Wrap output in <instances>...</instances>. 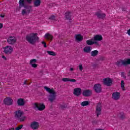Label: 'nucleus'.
<instances>
[{"label":"nucleus","mask_w":130,"mask_h":130,"mask_svg":"<svg viewBox=\"0 0 130 130\" xmlns=\"http://www.w3.org/2000/svg\"><path fill=\"white\" fill-rule=\"evenodd\" d=\"M19 9H21L22 8H24L26 9H23L22 11V16H24L27 14H30L31 13V10H32V6H27L25 5V0H19Z\"/></svg>","instance_id":"1"},{"label":"nucleus","mask_w":130,"mask_h":130,"mask_svg":"<svg viewBox=\"0 0 130 130\" xmlns=\"http://www.w3.org/2000/svg\"><path fill=\"white\" fill-rule=\"evenodd\" d=\"M38 34L37 33H32L29 35H27L26 37V40L30 44L32 45L35 44L37 41L39 40V38L37 37Z\"/></svg>","instance_id":"2"},{"label":"nucleus","mask_w":130,"mask_h":130,"mask_svg":"<svg viewBox=\"0 0 130 130\" xmlns=\"http://www.w3.org/2000/svg\"><path fill=\"white\" fill-rule=\"evenodd\" d=\"M44 89L48 93H49V100L50 102H53L55 100L56 93L53 88H50L47 86H44Z\"/></svg>","instance_id":"3"},{"label":"nucleus","mask_w":130,"mask_h":130,"mask_svg":"<svg viewBox=\"0 0 130 130\" xmlns=\"http://www.w3.org/2000/svg\"><path fill=\"white\" fill-rule=\"evenodd\" d=\"M15 118L20 121V122H23L26 120L27 117L26 116H22L24 114V112L21 110H18L15 112Z\"/></svg>","instance_id":"4"},{"label":"nucleus","mask_w":130,"mask_h":130,"mask_svg":"<svg viewBox=\"0 0 130 130\" xmlns=\"http://www.w3.org/2000/svg\"><path fill=\"white\" fill-rule=\"evenodd\" d=\"M34 105V109H38L39 111H43L45 109V105L43 103H36Z\"/></svg>","instance_id":"5"},{"label":"nucleus","mask_w":130,"mask_h":130,"mask_svg":"<svg viewBox=\"0 0 130 130\" xmlns=\"http://www.w3.org/2000/svg\"><path fill=\"white\" fill-rule=\"evenodd\" d=\"M4 52L5 54H11L12 52H13V50L14 49L12 46H6L3 48Z\"/></svg>","instance_id":"6"},{"label":"nucleus","mask_w":130,"mask_h":130,"mask_svg":"<svg viewBox=\"0 0 130 130\" xmlns=\"http://www.w3.org/2000/svg\"><path fill=\"white\" fill-rule=\"evenodd\" d=\"M93 94V91L91 89H85L83 90L82 95L84 97H90Z\"/></svg>","instance_id":"7"},{"label":"nucleus","mask_w":130,"mask_h":130,"mask_svg":"<svg viewBox=\"0 0 130 130\" xmlns=\"http://www.w3.org/2000/svg\"><path fill=\"white\" fill-rule=\"evenodd\" d=\"M102 110V106H101V103H98L96 107L95 113L96 114V117H99V115L101 114V111Z\"/></svg>","instance_id":"8"},{"label":"nucleus","mask_w":130,"mask_h":130,"mask_svg":"<svg viewBox=\"0 0 130 130\" xmlns=\"http://www.w3.org/2000/svg\"><path fill=\"white\" fill-rule=\"evenodd\" d=\"M93 90L95 93L99 94L102 92V87H101V85L99 84H95L93 86Z\"/></svg>","instance_id":"9"},{"label":"nucleus","mask_w":130,"mask_h":130,"mask_svg":"<svg viewBox=\"0 0 130 130\" xmlns=\"http://www.w3.org/2000/svg\"><path fill=\"white\" fill-rule=\"evenodd\" d=\"M112 98L113 100H115L117 101V100H119L120 98V92L118 91H115L112 94Z\"/></svg>","instance_id":"10"},{"label":"nucleus","mask_w":130,"mask_h":130,"mask_svg":"<svg viewBox=\"0 0 130 130\" xmlns=\"http://www.w3.org/2000/svg\"><path fill=\"white\" fill-rule=\"evenodd\" d=\"M86 44H87V45H93V44H95L96 46H100L99 42H98V41H94L93 38L87 40L86 41Z\"/></svg>","instance_id":"11"},{"label":"nucleus","mask_w":130,"mask_h":130,"mask_svg":"<svg viewBox=\"0 0 130 130\" xmlns=\"http://www.w3.org/2000/svg\"><path fill=\"white\" fill-rule=\"evenodd\" d=\"M7 42L9 44H11L12 45L15 44V42H17V38L15 37H9L7 39Z\"/></svg>","instance_id":"12"},{"label":"nucleus","mask_w":130,"mask_h":130,"mask_svg":"<svg viewBox=\"0 0 130 130\" xmlns=\"http://www.w3.org/2000/svg\"><path fill=\"white\" fill-rule=\"evenodd\" d=\"M73 94L75 96H77V97L81 96L82 94V89L79 87L75 88L73 91Z\"/></svg>","instance_id":"13"},{"label":"nucleus","mask_w":130,"mask_h":130,"mask_svg":"<svg viewBox=\"0 0 130 130\" xmlns=\"http://www.w3.org/2000/svg\"><path fill=\"white\" fill-rule=\"evenodd\" d=\"M30 126V128H32V129H37L38 127H39V122L32 121L31 122Z\"/></svg>","instance_id":"14"},{"label":"nucleus","mask_w":130,"mask_h":130,"mask_svg":"<svg viewBox=\"0 0 130 130\" xmlns=\"http://www.w3.org/2000/svg\"><path fill=\"white\" fill-rule=\"evenodd\" d=\"M4 102L6 105H12L13 104V100L10 98H7L4 99Z\"/></svg>","instance_id":"15"},{"label":"nucleus","mask_w":130,"mask_h":130,"mask_svg":"<svg viewBox=\"0 0 130 130\" xmlns=\"http://www.w3.org/2000/svg\"><path fill=\"white\" fill-rule=\"evenodd\" d=\"M95 15L98 19H104L106 17L105 13H101L99 12H95Z\"/></svg>","instance_id":"16"},{"label":"nucleus","mask_w":130,"mask_h":130,"mask_svg":"<svg viewBox=\"0 0 130 130\" xmlns=\"http://www.w3.org/2000/svg\"><path fill=\"white\" fill-rule=\"evenodd\" d=\"M65 18L66 20L71 21V20H72V12L67 11L66 13H65Z\"/></svg>","instance_id":"17"},{"label":"nucleus","mask_w":130,"mask_h":130,"mask_svg":"<svg viewBox=\"0 0 130 130\" xmlns=\"http://www.w3.org/2000/svg\"><path fill=\"white\" fill-rule=\"evenodd\" d=\"M93 39L94 41H101L103 40V37L102 35H97L94 36Z\"/></svg>","instance_id":"18"},{"label":"nucleus","mask_w":130,"mask_h":130,"mask_svg":"<svg viewBox=\"0 0 130 130\" xmlns=\"http://www.w3.org/2000/svg\"><path fill=\"white\" fill-rule=\"evenodd\" d=\"M18 106H24L25 105V100L24 99L20 98L17 100Z\"/></svg>","instance_id":"19"},{"label":"nucleus","mask_w":130,"mask_h":130,"mask_svg":"<svg viewBox=\"0 0 130 130\" xmlns=\"http://www.w3.org/2000/svg\"><path fill=\"white\" fill-rule=\"evenodd\" d=\"M92 50V47L90 46H86L83 49V51L86 53H90Z\"/></svg>","instance_id":"20"},{"label":"nucleus","mask_w":130,"mask_h":130,"mask_svg":"<svg viewBox=\"0 0 130 130\" xmlns=\"http://www.w3.org/2000/svg\"><path fill=\"white\" fill-rule=\"evenodd\" d=\"M41 4V0H35L34 2V7L36 8L37 7H39Z\"/></svg>","instance_id":"21"},{"label":"nucleus","mask_w":130,"mask_h":130,"mask_svg":"<svg viewBox=\"0 0 130 130\" xmlns=\"http://www.w3.org/2000/svg\"><path fill=\"white\" fill-rule=\"evenodd\" d=\"M83 36H82V35H77L76 36V40L78 41L79 42L82 41L83 39Z\"/></svg>","instance_id":"22"},{"label":"nucleus","mask_w":130,"mask_h":130,"mask_svg":"<svg viewBox=\"0 0 130 130\" xmlns=\"http://www.w3.org/2000/svg\"><path fill=\"white\" fill-rule=\"evenodd\" d=\"M45 38L46 39H48V40L51 41V40H52V38H53V37L49 34H46L45 35Z\"/></svg>","instance_id":"23"},{"label":"nucleus","mask_w":130,"mask_h":130,"mask_svg":"<svg viewBox=\"0 0 130 130\" xmlns=\"http://www.w3.org/2000/svg\"><path fill=\"white\" fill-rule=\"evenodd\" d=\"M99 53V52L97 50H94L91 52L90 54L92 56H93V57H95V56H97V55H98Z\"/></svg>","instance_id":"24"},{"label":"nucleus","mask_w":130,"mask_h":130,"mask_svg":"<svg viewBox=\"0 0 130 130\" xmlns=\"http://www.w3.org/2000/svg\"><path fill=\"white\" fill-rule=\"evenodd\" d=\"M123 62H124V60H120L117 61L116 64L118 67H122V66H124Z\"/></svg>","instance_id":"25"},{"label":"nucleus","mask_w":130,"mask_h":130,"mask_svg":"<svg viewBox=\"0 0 130 130\" xmlns=\"http://www.w3.org/2000/svg\"><path fill=\"white\" fill-rule=\"evenodd\" d=\"M81 106L83 107H85V106H88V105H90V102L88 101H83L81 103Z\"/></svg>","instance_id":"26"},{"label":"nucleus","mask_w":130,"mask_h":130,"mask_svg":"<svg viewBox=\"0 0 130 130\" xmlns=\"http://www.w3.org/2000/svg\"><path fill=\"white\" fill-rule=\"evenodd\" d=\"M62 81H63V82H76L75 79L70 78H62Z\"/></svg>","instance_id":"27"},{"label":"nucleus","mask_w":130,"mask_h":130,"mask_svg":"<svg viewBox=\"0 0 130 130\" xmlns=\"http://www.w3.org/2000/svg\"><path fill=\"white\" fill-rule=\"evenodd\" d=\"M123 64H124V67H126L128 64H130V58L124 60Z\"/></svg>","instance_id":"28"},{"label":"nucleus","mask_w":130,"mask_h":130,"mask_svg":"<svg viewBox=\"0 0 130 130\" xmlns=\"http://www.w3.org/2000/svg\"><path fill=\"white\" fill-rule=\"evenodd\" d=\"M47 53L49 54V55H52V56H55V52L51 51H47Z\"/></svg>","instance_id":"29"},{"label":"nucleus","mask_w":130,"mask_h":130,"mask_svg":"<svg viewBox=\"0 0 130 130\" xmlns=\"http://www.w3.org/2000/svg\"><path fill=\"white\" fill-rule=\"evenodd\" d=\"M103 84L105 86H111L112 85V82H104Z\"/></svg>","instance_id":"30"},{"label":"nucleus","mask_w":130,"mask_h":130,"mask_svg":"<svg viewBox=\"0 0 130 130\" xmlns=\"http://www.w3.org/2000/svg\"><path fill=\"white\" fill-rule=\"evenodd\" d=\"M121 87L122 91H125V87H124V82H121Z\"/></svg>","instance_id":"31"},{"label":"nucleus","mask_w":130,"mask_h":130,"mask_svg":"<svg viewBox=\"0 0 130 130\" xmlns=\"http://www.w3.org/2000/svg\"><path fill=\"white\" fill-rule=\"evenodd\" d=\"M103 82H112V79L108 77L104 79Z\"/></svg>","instance_id":"32"},{"label":"nucleus","mask_w":130,"mask_h":130,"mask_svg":"<svg viewBox=\"0 0 130 130\" xmlns=\"http://www.w3.org/2000/svg\"><path fill=\"white\" fill-rule=\"evenodd\" d=\"M36 62H37V60L36 59H32L30 61V64H33L36 63Z\"/></svg>","instance_id":"33"},{"label":"nucleus","mask_w":130,"mask_h":130,"mask_svg":"<svg viewBox=\"0 0 130 130\" xmlns=\"http://www.w3.org/2000/svg\"><path fill=\"white\" fill-rule=\"evenodd\" d=\"M60 107L61 109H66L68 107V106L67 105H60Z\"/></svg>","instance_id":"34"},{"label":"nucleus","mask_w":130,"mask_h":130,"mask_svg":"<svg viewBox=\"0 0 130 130\" xmlns=\"http://www.w3.org/2000/svg\"><path fill=\"white\" fill-rule=\"evenodd\" d=\"M49 20L54 21V20H55V16H54V15H52L49 17Z\"/></svg>","instance_id":"35"},{"label":"nucleus","mask_w":130,"mask_h":130,"mask_svg":"<svg viewBox=\"0 0 130 130\" xmlns=\"http://www.w3.org/2000/svg\"><path fill=\"white\" fill-rule=\"evenodd\" d=\"M22 127H23V124H21V125H19V126L16 127L15 130L22 129Z\"/></svg>","instance_id":"36"},{"label":"nucleus","mask_w":130,"mask_h":130,"mask_svg":"<svg viewBox=\"0 0 130 130\" xmlns=\"http://www.w3.org/2000/svg\"><path fill=\"white\" fill-rule=\"evenodd\" d=\"M31 66L32 68H37V67H38V64H37L36 63L31 64Z\"/></svg>","instance_id":"37"},{"label":"nucleus","mask_w":130,"mask_h":130,"mask_svg":"<svg viewBox=\"0 0 130 130\" xmlns=\"http://www.w3.org/2000/svg\"><path fill=\"white\" fill-rule=\"evenodd\" d=\"M121 76L124 79H125V73L124 72H121Z\"/></svg>","instance_id":"38"},{"label":"nucleus","mask_w":130,"mask_h":130,"mask_svg":"<svg viewBox=\"0 0 130 130\" xmlns=\"http://www.w3.org/2000/svg\"><path fill=\"white\" fill-rule=\"evenodd\" d=\"M80 71H83V65L82 64H80L79 66Z\"/></svg>","instance_id":"39"},{"label":"nucleus","mask_w":130,"mask_h":130,"mask_svg":"<svg viewBox=\"0 0 130 130\" xmlns=\"http://www.w3.org/2000/svg\"><path fill=\"white\" fill-rule=\"evenodd\" d=\"M42 44L44 45V47H45V48L47 47L46 43H45V42L44 41L42 42Z\"/></svg>","instance_id":"40"},{"label":"nucleus","mask_w":130,"mask_h":130,"mask_svg":"<svg viewBox=\"0 0 130 130\" xmlns=\"http://www.w3.org/2000/svg\"><path fill=\"white\" fill-rule=\"evenodd\" d=\"M121 116H120V118H124V115H123V113H120Z\"/></svg>","instance_id":"41"},{"label":"nucleus","mask_w":130,"mask_h":130,"mask_svg":"<svg viewBox=\"0 0 130 130\" xmlns=\"http://www.w3.org/2000/svg\"><path fill=\"white\" fill-rule=\"evenodd\" d=\"M26 1L27 2L28 4H32V0H26Z\"/></svg>","instance_id":"42"},{"label":"nucleus","mask_w":130,"mask_h":130,"mask_svg":"<svg viewBox=\"0 0 130 130\" xmlns=\"http://www.w3.org/2000/svg\"><path fill=\"white\" fill-rule=\"evenodd\" d=\"M2 58H4V59L5 60H7V57H6V56H2Z\"/></svg>","instance_id":"43"},{"label":"nucleus","mask_w":130,"mask_h":130,"mask_svg":"<svg viewBox=\"0 0 130 130\" xmlns=\"http://www.w3.org/2000/svg\"><path fill=\"white\" fill-rule=\"evenodd\" d=\"M3 27H4V25H3L2 23H0V29H2V28H3Z\"/></svg>","instance_id":"44"},{"label":"nucleus","mask_w":130,"mask_h":130,"mask_svg":"<svg viewBox=\"0 0 130 130\" xmlns=\"http://www.w3.org/2000/svg\"><path fill=\"white\" fill-rule=\"evenodd\" d=\"M127 33L128 35H129L130 36V29L127 30Z\"/></svg>","instance_id":"45"},{"label":"nucleus","mask_w":130,"mask_h":130,"mask_svg":"<svg viewBox=\"0 0 130 130\" xmlns=\"http://www.w3.org/2000/svg\"><path fill=\"white\" fill-rule=\"evenodd\" d=\"M23 85H28V82H24V83H23Z\"/></svg>","instance_id":"46"},{"label":"nucleus","mask_w":130,"mask_h":130,"mask_svg":"<svg viewBox=\"0 0 130 130\" xmlns=\"http://www.w3.org/2000/svg\"><path fill=\"white\" fill-rule=\"evenodd\" d=\"M0 17H1V18H5V15H1Z\"/></svg>","instance_id":"47"},{"label":"nucleus","mask_w":130,"mask_h":130,"mask_svg":"<svg viewBox=\"0 0 130 130\" xmlns=\"http://www.w3.org/2000/svg\"><path fill=\"white\" fill-rule=\"evenodd\" d=\"M122 11H126V9L122 8Z\"/></svg>","instance_id":"48"},{"label":"nucleus","mask_w":130,"mask_h":130,"mask_svg":"<svg viewBox=\"0 0 130 130\" xmlns=\"http://www.w3.org/2000/svg\"><path fill=\"white\" fill-rule=\"evenodd\" d=\"M71 72H73L74 71V68H70Z\"/></svg>","instance_id":"49"},{"label":"nucleus","mask_w":130,"mask_h":130,"mask_svg":"<svg viewBox=\"0 0 130 130\" xmlns=\"http://www.w3.org/2000/svg\"><path fill=\"white\" fill-rule=\"evenodd\" d=\"M121 82H123V80H121Z\"/></svg>","instance_id":"50"}]
</instances>
